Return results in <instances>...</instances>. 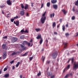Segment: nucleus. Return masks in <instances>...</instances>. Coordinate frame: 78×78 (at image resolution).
<instances>
[{
    "mask_svg": "<svg viewBox=\"0 0 78 78\" xmlns=\"http://www.w3.org/2000/svg\"><path fill=\"white\" fill-rule=\"evenodd\" d=\"M58 52L55 51V49H54L53 50V52L51 55L53 59H55L56 58L58 55Z\"/></svg>",
    "mask_w": 78,
    "mask_h": 78,
    "instance_id": "obj_1",
    "label": "nucleus"
},
{
    "mask_svg": "<svg viewBox=\"0 0 78 78\" xmlns=\"http://www.w3.org/2000/svg\"><path fill=\"white\" fill-rule=\"evenodd\" d=\"M46 14V12H45L42 15V16L41 20V22L42 24H44L45 23V20H46V16H45Z\"/></svg>",
    "mask_w": 78,
    "mask_h": 78,
    "instance_id": "obj_2",
    "label": "nucleus"
},
{
    "mask_svg": "<svg viewBox=\"0 0 78 78\" xmlns=\"http://www.w3.org/2000/svg\"><path fill=\"white\" fill-rule=\"evenodd\" d=\"M39 39H40V42L39 44L40 45L42 44V43H43V39L41 37V35H39Z\"/></svg>",
    "mask_w": 78,
    "mask_h": 78,
    "instance_id": "obj_3",
    "label": "nucleus"
},
{
    "mask_svg": "<svg viewBox=\"0 0 78 78\" xmlns=\"http://www.w3.org/2000/svg\"><path fill=\"white\" fill-rule=\"evenodd\" d=\"M78 68V62L77 64H76V62H74V66L73 68L74 69H77Z\"/></svg>",
    "mask_w": 78,
    "mask_h": 78,
    "instance_id": "obj_4",
    "label": "nucleus"
},
{
    "mask_svg": "<svg viewBox=\"0 0 78 78\" xmlns=\"http://www.w3.org/2000/svg\"><path fill=\"white\" fill-rule=\"evenodd\" d=\"M17 41V38L15 37H13L12 38V42L14 43Z\"/></svg>",
    "mask_w": 78,
    "mask_h": 78,
    "instance_id": "obj_5",
    "label": "nucleus"
},
{
    "mask_svg": "<svg viewBox=\"0 0 78 78\" xmlns=\"http://www.w3.org/2000/svg\"><path fill=\"white\" fill-rule=\"evenodd\" d=\"M70 65L69 64L68 65L67 67L64 69L63 72L64 73L66 70L67 71L68 69H69L70 68Z\"/></svg>",
    "mask_w": 78,
    "mask_h": 78,
    "instance_id": "obj_6",
    "label": "nucleus"
},
{
    "mask_svg": "<svg viewBox=\"0 0 78 78\" xmlns=\"http://www.w3.org/2000/svg\"><path fill=\"white\" fill-rule=\"evenodd\" d=\"M6 58V52H5L4 53L2 58L3 59H5Z\"/></svg>",
    "mask_w": 78,
    "mask_h": 78,
    "instance_id": "obj_7",
    "label": "nucleus"
},
{
    "mask_svg": "<svg viewBox=\"0 0 78 78\" xmlns=\"http://www.w3.org/2000/svg\"><path fill=\"white\" fill-rule=\"evenodd\" d=\"M67 44L68 43H63V44L64 45V48L66 49V48H67Z\"/></svg>",
    "mask_w": 78,
    "mask_h": 78,
    "instance_id": "obj_8",
    "label": "nucleus"
},
{
    "mask_svg": "<svg viewBox=\"0 0 78 78\" xmlns=\"http://www.w3.org/2000/svg\"><path fill=\"white\" fill-rule=\"evenodd\" d=\"M7 3L9 5H11L12 4V3H11V2L10 0H7Z\"/></svg>",
    "mask_w": 78,
    "mask_h": 78,
    "instance_id": "obj_9",
    "label": "nucleus"
},
{
    "mask_svg": "<svg viewBox=\"0 0 78 78\" xmlns=\"http://www.w3.org/2000/svg\"><path fill=\"white\" fill-rule=\"evenodd\" d=\"M53 6V8L55 9H57L58 8V5H54Z\"/></svg>",
    "mask_w": 78,
    "mask_h": 78,
    "instance_id": "obj_10",
    "label": "nucleus"
},
{
    "mask_svg": "<svg viewBox=\"0 0 78 78\" xmlns=\"http://www.w3.org/2000/svg\"><path fill=\"white\" fill-rule=\"evenodd\" d=\"M51 2L53 4H55L57 2V0H51Z\"/></svg>",
    "mask_w": 78,
    "mask_h": 78,
    "instance_id": "obj_11",
    "label": "nucleus"
},
{
    "mask_svg": "<svg viewBox=\"0 0 78 78\" xmlns=\"http://www.w3.org/2000/svg\"><path fill=\"white\" fill-rule=\"evenodd\" d=\"M62 11L63 12V13L65 15H66V13L67 12L66 11V10L64 9H62Z\"/></svg>",
    "mask_w": 78,
    "mask_h": 78,
    "instance_id": "obj_12",
    "label": "nucleus"
},
{
    "mask_svg": "<svg viewBox=\"0 0 78 78\" xmlns=\"http://www.w3.org/2000/svg\"><path fill=\"white\" fill-rule=\"evenodd\" d=\"M25 13V12H24V11H21L20 12V14L21 16H23Z\"/></svg>",
    "mask_w": 78,
    "mask_h": 78,
    "instance_id": "obj_13",
    "label": "nucleus"
},
{
    "mask_svg": "<svg viewBox=\"0 0 78 78\" xmlns=\"http://www.w3.org/2000/svg\"><path fill=\"white\" fill-rule=\"evenodd\" d=\"M45 57H44V56H42L41 58V60L42 59L43 62L44 63V61L45 60Z\"/></svg>",
    "mask_w": 78,
    "mask_h": 78,
    "instance_id": "obj_14",
    "label": "nucleus"
},
{
    "mask_svg": "<svg viewBox=\"0 0 78 78\" xmlns=\"http://www.w3.org/2000/svg\"><path fill=\"white\" fill-rule=\"evenodd\" d=\"M55 16V13H53L52 14H50V17L51 18H52V17H54Z\"/></svg>",
    "mask_w": 78,
    "mask_h": 78,
    "instance_id": "obj_15",
    "label": "nucleus"
},
{
    "mask_svg": "<svg viewBox=\"0 0 78 78\" xmlns=\"http://www.w3.org/2000/svg\"><path fill=\"white\" fill-rule=\"evenodd\" d=\"M62 29L63 31H65V26L64 25L62 26Z\"/></svg>",
    "mask_w": 78,
    "mask_h": 78,
    "instance_id": "obj_16",
    "label": "nucleus"
},
{
    "mask_svg": "<svg viewBox=\"0 0 78 78\" xmlns=\"http://www.w3.org/2000/svg\"><path fill=\"white\" fill-rule=\"evenodd\" d=\"M28 5L27 4L24 7L25 9H28Z\"/></svg>",
    "mask_w": 78,
    "mask_h": 78,
    "instance_id": "obj_17",
    "label": "nucleus"
},
{
    "mask_svg": "<svg viewBox=\"0 0 78 78\" xmlns=\"http://www.w3.org/2000/svg\"><path fill=\"white\" fill-rule=\"evenodd\" d=\"M56 25V23L55 22H53L52 24L53 28H54V27H55Z\"/></svg>",
    "mask_w": 78,
    "mask_h": 78,
    "instance_id": "obj_18",
    "label": "nucleus"
},
{
    "mask_svg": "<svg viewBox=\"0 0 78 78\" xmlns=\"http://www.w3.org/2000/svg\"><path fill=\"white\" fill-rule=\"evenodd\" d=\"M8 76H9V74L8 73L6 74L4 76V77L5 78H8Z\"/></svg>",
    "mask_w": 78,
    "mask_h": 78,
    "instance_id": "obj_19",
    "label": "nucleus"
},
{
    "mask_svg": "<svg viewBox=\"0 0 78 78\" xmlns=\"http://www.w3.org/2000/svg\"><path fill=\"white\" fill-rule=\"evenodd\" d=\"M16 26H19V22L18 21H16Z\"/></svg>",
    "mask_w": 78,
    "mask_h": 78,
    "instance_id": "obj_20",
    "label": "nucleus"
},
{
    "mask_svg": "<svg viewBox=\"0 0 78 78\" xmlns=\"http://www.w3.org/2000/svg\"><path fill=\"white\" fill-rule=\"evenodd\" d=\"M28 52H26L25 54L22 55V56H27V54H28Z\"/></svg>",
    "mask_w": 78,
    "mask_h": 78,
    "instance_id": "obj_21",
    "label": "nucleus"
},
{
    "mask_svg": "<svg viewBox=\"0 0 78 78\" xmlns=\"http://www.w3.org/2000/svg\"><path fill=\"white\" fill-rule=\"evenodd\" d=\"M16 54H17V52H13L12 53L11 55L12 56H14V55H16Z\"/></svg>",
    "mask_w": 78,
    "mask_h": 78,
    "instance_id": "obj_22",
    "label": "nucleus"
},
{
    "mask_svg": "<svg viewBox=\"0 0 78 78\" xmlns=\"http://www.w3.org/2000/svg\"><path fill=\"white\" fill-rule=\"evenodd\" d=\"M19 64H20V62H18L16 65V67H19Z\"/></svg>",
    "mask_w": 78,
    "mask_h": 78,
    "instance_id": "obj_23",
    "label": "nucleus"
},
{
    "mask_svg": "<svg viewBox=\"0 0 78 78\" xmlns=\"http://www.w3.org/2000/svg\"><path fill=\"white\" fill-rule=\"evenodd\" d=\"M50 3L49 2H48V3H47V5L48 7H50Z\"/></svg>",
    "mask_w": 78,
    "mask_h": 78,
    "instance_id": "obj_24",
    "label": "nucleus"
},
{
    "mask_svg": "<svg viewBox=\"0 0 78 78\" xmlns=\"http://www.w3.org/2000/svg\"><path fill=\"white\" fill-rule=\"evenodd\" d=\"M6 47V44H3L2 45V48H3V49H4L5 48V47Z\"/></svg>",
    "mask_w": 78,
    "mask_h": 78,
    "instance_id": "obj_25",
    "label": "nucleus"
},
{
    "mask_svg": "<svg viewBox=\"0 0 78 78\" xmlns=\"http://www.w3.org/2000/svg\"><path fill=\"white\" fill-rule=\"evenodd\" d=\"M20 46L22 48H23L25 47V44H21Z\"/></svg>",
    "mask_w": 78,
    "mask_h": 78,
    "instance_id": "obj_26",
    "label": "nucleus"
},
{
    "mask_svg": "<svg viewBox=\"0 0 78 78\" xmlns=\"http://www.w3.org/2000/svg\"><path fill=\"white\" fill-rule=\"evenodd\" d=\"M21 7L22 9H23L24 8V6L23 5V4H21Z\"/></svg>",
    "mask_w": 78,
    "mask_h": 78,
    "instance_id": "obj_27",
    "label": "nucleus"
},
{
    "mask_svg": "<svg viewBox=\"0 0 78 78\" xmlns=\"http://www.w3.org/2000/svg\"><path fill=\"white\" fill-rule=\"evenodd\" d=\"M27 43H28V42H27L26 41H25L23 42V44L25 45V44H27Z\"/></svg>",
    "mask_w": 78,
    "mask_h": 78,
    "instance_id": "obj_28",
    "label": "nucleus"
},
{
    "mask_svg": "<svg viewBox=\"0 0 78 78\" xmlns=\"http://www.w3.org/2000/svg\"><path fill=\"white\" fill-rule=\"evenodd\" d=\"M75 5H77V6H78V0H77L76 3H75Z\"/></svg>",
    "mask_w": 78,
    "mask_h": 78,
    "instance_id": "obj_29",
    "label": "nucleus"
},
{
    "mask_svg": "<svg viewBox=\"0 0 78 78\" xmlns=\"http://www.w3.org/2000/svg\"><path fill=\"white\" fill-rule=\"evenodd\" d=\"M24 38V36L23 35H22L20 36V38L21 39H23V38Z\"/></svg>",
    "mask_w": 78,
    "mask_h": 78,
    "instance_id": "obj_30",
    "label": "nucleus"
},
{
    "mask_svg": "<svg viewBox=\"0 0 78 78\" xmlns=\"http://www.w3.org/2000/svg\"><path fill=\"white\" fill-rule=\"evenodd\" d=\"M50 63V61H46V64H49Z\"/></svg>",
    "mask_w": 78,
    "mask_h": 78,
    "instance_id": "obj_31",
    "label": "nucleus"
},
{
    "mask_svg": "<svg viewBox=\"0 0 78 78\" xmlns=\"http://www.w3.org/2000/svg\"><path fill=\"white\" fill-rule=\"evenodd\" d=\"M35 30H36V31L37 32H38V31H39V29H35Z\"/></svg>",
    "mask_w": 78,
    "mask_h": 78,
    "instance_id": "obj_32",
    "label": "nucleus"
},
{
    "mask_svg": "<svg viewBox=\"0 0 78 78\" xmlns=\"http://www.w3.org/2000/svg\"><path fill=\"white\" fill-rule=\"evenodd\" d=\"M24 32L25 31H24V30L23 29L22 30L20 31L21 33H24Z\"/></svg>",
    "mask_w": 78,
    "mask_h": 78,
    "instance_id": "obj_33",
    "label": "nucleus"
},
{
    "mask_svg": "<svg viewBox=\"0 0 78 78\" xmlns=\"http://www.w3.org/2000/svg\"><path fill=\"white\" fill-rule=\"evenodd\" d=\"M19 18V16H16L15 17H14V19H18Z\"/></svg>",
    "mask_w": 78,
    "mask_h": 78,
    "instance_id": "obj_34",
    "label": "nucleus"
},
{
    "mask_svg": "<svg viewBox=\"0 0 78 78\" xmlns=\"http://www.w3.org/2000/svg\"><path fill=\"white\" fill-rule=\"evenodd\" d=\"M69 75V74H67L65 76V77L66 78H67Z\"/></svg>",
    "mask_w": 78,
    "mask_h": 78,
    "instance_id": "obj_35",
    "label": "nucleus"
},
{
    "mask_svg": "<svg viewBox=\"0 0 78 78\" xmlns=\"http://www.w3.org/2000/svg\"><path fill=\"white\" fill-rule=\"evenodd\" d=\"M7 70H8L7 68H5L4 69V71L5 72V71H6Z\"/></svg>",
    "mask_w": 78,
    "mask_h": 78,
    "instance_id": "obj_36",
    "label": "nucleus"
},
{
    "mask_svg": "<svg viewBox=\"0 0 78 78\" xmlns=\"http://www.w3.org/2000/svg\"><path fill=\"white\" fill-rule=\"evenodd\" d=\"M27 44L28 45L29 47L30 46V43L27 42Z\"/></svg>",
    "mask_w": 78,
    "mask_h": 78,
    "instance_id": "obj_37",
    "label": "nucleus"
},
{
    "mask_svg": "<svg viewBox=\"0 0 78 78\" xmlns=\"http://www.w3.org/2000/svg\"><path fill=\"white\" fill-rule=\"evenodd\" d=\"M72 20H75V17L74 16H73L72 17Z\"/></svg>",
    "mask_w": 78,
    "mask_h": 78,
    "instance_id": "obj_38",
    "label": "nucleus"
},
{
    "mask_svg": "<svg viewBox=\"0 0 78 78\" xmlns=\"http://www.w3.org/2000/svg\"><path fill=\"white\" fill-rule=\"evenodd\" d=\"M33 57H30V58H29L30 61H31L33 59Z\"/></svg>",
    "mask_w": 78,
    "mask_h": 78,
    "instance_id": "obj_39",
    "label": "nucleus"
},
{
    "mask_svg": "<svg viewBox=\"0 0 78 78\" xmlns=\"http://www.w3.org/2000/svg\"><path fill=\"white\" fill-rule=\"evenodd\" d=\"M14 18L12 19H11V21L12 22H14Z\"/></svg>",
    "mask_w": 78,
    "mask_h": 78,
    "instance_id": "obj_40",
    "label": "nucleus"
},
{
    "mask_svg": "<svg viewBox=\"0 0 78 78\" xmlns=\"http://www.w3.org/2000/svg\"><path fill=\"white\" fill-rule=\"evenodd\" d=\"M71 60H72V63L73 64L74 62V58H72Z\"/></svg>",
    "mask_w": 78,
    "mask_h": 78,
    "instance_id": "obj_41",
    "label": "nucleus"
},
{
    "mask_svg": "<svg viewBox=\"0 0 78 78\" xmlns=\"http://www.w3.org/2000/svg\"><path fill=\"white\" fill-rule=\"evenodd\" d=\"M47 75H48V76H51V74L50 72H48V73H47Z\"/></svg>",
    "mask_w": 78,
    "mask_h": 78,
    "instance_id": "obj_42",
    "label": "nucleus"
},
{
    "mask_svg": "<svg viewBox=\"0 0 78 78\" xmlns=\"http://www.w3.org/2000/svg\"><path fill=\"white\" fill-rule=\"evenodd\" d=\"M24 33H28V30H26L25 31H24Z\"/></svg>",
    "mask_w": 78,
    "mask_h": 78,
    "instance_id": "obj_43",
    "label": "nucleus"
},
{
    "mask_svg": "<svg viewBox=\"0 0 78 78\" xmlns=\"http://www.w3.org/2000/svg\"><path fill=\"white\" fill-rule=\"evenodd\" d=\"M14 60H12V61H11L10 62V64H12V63H14Z\"/></svg>",
    "mask_w": 78,
    "mask_h": 78,
    "instance_id": "obj_44",
    "label": "nucleus"
},
{
    "mask_svg": "<svg viewBox=\"0 0 78 78\" xmlns=\"http://www.w3.org/2000/svg\"><path fill=\"white\" fill-rule=\"evenodd\" d=\"M4 6H5V5H0V7L1 8H3L4 7Z\"/></svg>",
    "mask_w": 78,
    "mask_h": 78,
    "instance_id": "obj_45",
    "label": "nucleus"
},
{
    "mask_svg": "<svg viewBox=\"0 0 78 78\" xmlns=\"http://www.w3.org/2000/svg\"><path fill=\"white\" fill-rule=\"evenodd\" d=\"M3 39H7V36H5L3 37Z\"/></svg>",
    "mask_w": 78,
    "mask_h": 78,
    "instance_id": "obj_46",
    "label": "nucleus"
},
{
    "mask_svg": "<svg viewBox=\"0 0 78 78\" xmlns=\"http://www.w3.org/2000/svg\"><path fill=\"white\" fill-rule=\"evenodd\" d=\"M65 35L66 36H69V34L68 33L66 34Z\"/></svg>",
    "mask_w": 78,
    "mask_h": 78,
    "instance_id": "obj_47",
    "label": "nucleus"
},
{
    "mask_svg": "<svg viewBox=\"0 0 78 78\" xmlns=\"http://www.w3.org/2000/svg\"><path fill=\"white\" fill-rule=\"evenodd\" d=\"M44 7V4H42L41 5V8H42V7Z\"/></svg>",
    "mask_w": 78,
    "mask_h": 78,
    "instance_id": "obj_48",
    "label": "nucleus"
},
{
    "mask_svg": "<svg viewBox=\"0 0 78 78\" xmlns=\"http://www.w3.org/2000/svg\"><path fill=\"white\" fill-rule=\"evenodd\" d=\"M74 12L75 11V10L74 9V6L73 8V9L72 10Z\"/></svg>",
    "mask_w": 78,
    "mask_h": 78,
    "instance_id": "obj_49",
    "label": "nucleus"
},
{
    "mask_svg": "<svg viewBox=\"0 0 78 78\" xmlns=\"http://www.w3.org/2000/svg\"><path fill=\"white\" fill-rule=\"evenodd\" d=\"M37 39H39V35H38V36L37 37Z\"/></svg>",
    "mask_w": 78,
    "mask_h": 78,
    "instance_id": "obj_50",
    "label": "nucleus"
},
{
    "mask_svg": "<svg viewBox=\"0 0 78 78\" xmlns=\"http://www.w3.org/2000/svg\"><path fill=\"white\" fill-rule=\"evenodd\" d=\"M26 49H27V48L25 47L23 49V50H26Z\"/></svg>",
    "mask_w": 78,
    "mask_h": 78,
    "instance_id": "obj_51",
    "label": "nucleus"
},
{
    "mask_svg": "<svg viewBox=\"0 0 78 78\" xmlns=\"http://www.w3.org/2000/svg\"><path fill=\"white\" fill-rule=\"evenodd\" d=\"M33 4H34V3H33V2L31 3V6H32V7H33Z\"/></svg>",
    "mask_w": 78,
    "mask_h": 78,
    "instance_id": "obj_52",
    "label": "nucleus"
},
{
    "mask_svg": "<svg viewBox=\"0 0 78 78\" xmlns=\"http://www.w3.org/2000/svg\"><path fill=\"white\" fill-rule=\"evenodd\" d=\"M46 44H47V43L48 42V41L47 39L46 40Z\"/></svg>",
    "mask_w": 78,
    "mask_h": 78,
    "instance_id": "obj_53",
    "label": "nucleus"
},
{
    "mask_svg": "<svg viewBox=\"0 0 78 78\" xmlns=\"http://www.w3.org/2000/svg\"><path fill=\"white\" fill-rule=\"evenodd\" d=\"M54 76H55L54 75H53V76H51V78H54Z\"/></svg>",
    "mask_w": 78,
    "mask_h": 78,
    "instance_id": "obj_54",
    "label": "nucleus"
},
{
    "mask_svg": "<svg viewBox=\"0 0 78 78\" xmlns=\"http://www.w3.org/2000/svg\"><path fill=\"white\" fill-rule=\"evenodd\" d=\"M54 34H57V33L56 32H54Z\"/></svg>",
    "mask_w": 78,
    "mask_h": 78,
    "instance_id": "obj_55",
    "label": "nucleus"
},
{
    "mask_svg": "<svg viewBox=\"0 0 78 78\" xmlns=\"http://www.w3.org/2000/svg\"><path fill=\"white\" fill-rule=\"evenodd\" d=\"M14 69H15V67H14V66H12V69L14 70Z\"/></svg>",
    "mask_w": 78,
    "mask_h": 78,
    "instance_id": "obj_56",
    "label": "nucleus"
},
{
    "mask_svg": "<svg viewBox=\"0 0 78 78\" xmlns=\"http://www.w3.org/2000/svg\"><path fill=\"white\" fill-rule=\"evenodd\" d=\"M76 12L77 14H78V9L76 10Z\"/></svg>",
    "mask_w": 78,
    "mask_h": 78,
    "instance_id": "obj_57",
    "label": "nucleus"
},
{
    "mask_svg": "<svg viewBox=\"0 0 78 78\" xmlns=\"http://www.w3.org/2000/svg\"><path fill=\"white\" fill-rule=\"evenodd\" d=\"M2 14H5V13H4V12H3V10L2 11Z\"/></svg>",
    "mask_w": 78,
    "mask_h": 78,
    "instance_id": "obj_58",
    "label": "nucleus"
},
{
    "mask_svg": "<svg viewBox=\"0 0 78 78\" xmlns=\"http://www.w3.org/2000/svg\"><path fill=\"white\" fill-rule=\"evenodd\" d=\"M44 51V48H43L41 50V51Z\"/></svg>",
    "mask_w": 78,
    "mask_h": 78,
    "instance_id": "obj_59",
    "label": "nucleus"
},
{
    "mask_svg": "<svg viewBox=\"0 0 78 78\" xmlns=\"http://www.w3.org/2000/svg\"><path fill=\"white\" fill-rule=\"evenodd\" d=\"M60 22H62V19H60Z\"/></svg>",
    "mask_w": 78,
    "mask_h": 78,
    "instance_id": "obj_60",
    "label": "nucleus"
},
{
    "mask_svg": "<svg viewBox=\"0 0 78 78\" xmlns=\"http://www.w3.org/2000/svg\"><path fill=\"white\" fill-rule=\"evenodd\" d=\"M70 76H73V74H72V73H70Z\"/></svg>",
    "mask_w": 78,
    "mask_h": 78,
    "instance_id": "obj_61",
    "label": "nucleus"
},
{
    "mask_svg": "<svg viewBox=\"0 0 78 78\" xmlns=\"http://www.w3.org/2000/svg\"><path fill=\"white\" fill-rule=\"evenodd\" d=\"M20 78H22V75H20Z\"/></svg>",
    "mask_w": 78,
    "mask_h": 78,
    "instance_id": "obj_62",
    "label": "nucleus"
},
{
    "mask_svg": "<svg viewBox=\"0 0 78 78\" xmlns=\"http://www.w3.org/2000/svg\"><path fill=\"white\" fill-rule=\"evenodd\" d=\"M66 27H68V24H66Z\"/></svg>",
    "mask_w": 78,
    "mask_h": 78,
    "instance_id": "obj_63",
    "label": "nucleus"
},
{
    "mask_svg": "<svg viewBox=\"0 0 78 78\" xmlns=\"http://www.w3.org/2000/svg\"><path fill=\"white\" fill-rule=\"evenodd\" d=\"M27 16H29V15H28V13H27Z\"/></svg>",
    "mask_w": 78,
    "mask_h": 78,
    "instance_id": "obj_64",
    "label": "nucleus"
}]
</instances>
